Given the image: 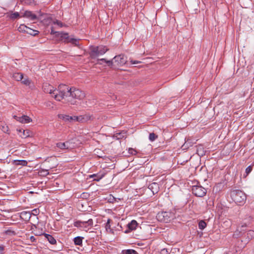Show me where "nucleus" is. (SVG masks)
Wrapping results in <instances>:
<instances>
[{
    "mask_svg": "<svg viewBox=\"0 0 254 254\" xmlns=\"http://www.w3.org/2000/svg\"><path fill=\"white\" fill-rule=\"evenodd\" d=\"M101 61H104L108 64V65H111L113 63V61H107L105 59H101L99 60Z\"/></svg>",
    "mask_w": 254,
    "mask_h": 254,
    "instance_id": "obj_35",
    "label": "nucleus"
},
{
    "mask_svg": "<svg viewBox=\"0 0 254 254\" xmlns=\"http://www.w3.org/2000/svg\"><path fill=\"white\" fill-rule=\"evenodd\" d=\"M206 226V222L203 220H201L198 223V227L201 230H203Z\"/></svg>",
    "mask_w": 254,
    "mask_h": 254,
    "instance_id": "obj_28",
    "label": "nucleus"
},
{
    "mask_svg": "<svg viewBox=\"0 0 254 254\" xmlns=\"http://www.w3.org/2000/svg\"><path fill=\"white\" fill-rule=\"evenodd\" d=\"M154 187H158V184L156 183H154L149 186L150 189H153Z\"/></svg>",
    "mask_w": 254,
    "mask_h": 254,
    "instance_id": "obj_39",
    "label": "nucleus"
},
{
    "mask_svg": "<svg viewBox=\"0 0 254 254\" xmlns=\"http://www.w3.org/2000/svg\"><path fill=\"white\" fill-rule=\"evenodd\" d=\"M58 35L57 38H59L61 41L65 43H70L74 46H77L79 45V40L69 37L67 33L60 32Z\"/></svg>",
    "mask_w": 254,
    "mask_h": 254,
    "instance_id": "obj_3",
    "label": "nucleus"
},
{
    "mask_svg": "<svg viewBox=\"0 0 254 254\" xmlns=\"http://www.w3.org/2000/svg\"><path fill=\"white\" fill-rule=\"evenodd\" d=\"M127 232H128V231H127V230H126V231H125V233H127Z\"/></svg>",
    "mask_w": 254,
    "mask_h": 254,
    "instance_id": "obj_49",
    "label": "nucleus"
},
{
    "mask_svg": "<svg viewBox=\"0 0 254 254\" xmlns=\"http://www.w3.org/2000/svg\"><path fill=\"white\" fill-rule=\"evenodd\" d=\"M104 175H98V174H93L90 175L89 177L90 178H93V180L99 181L103 177Z\"/></svg>",
    "mask_w": 254,
    "mask_h": 254,
    "instance_id": "obj_23",
    "label": "nucleus"
},
{
    "mask_svg": "<svg viewBox=\"0 0 254 254\" xmlns=\"http://www.w3.org/2000/svg\"><path fill=\"white\" fill-rule=\"evenodd\" d=\"M202 148V146L201 145H199V146H197V153H198V154L199 155V151L201 150V149ZM200 155H203V152L202 153H200Z\"/></svg>",
    "mask_w": 254,
    "mask_h": 254,
    "instance_id": "obj_40",
    "label": "nucleus"
},
{
    "mask_svg": "<svg viewBox=\"0 0 254 254\" xmlns=\"http://www.w3.org/2000/svg\"><path fill=\"white\" fill-rule=\"evenodd\" d=\"M233 200L238 205H243L246 200V194L242 191L238 190H232L230 194Z\"/></svg>",
    "mask_w": 254,
    "mask_h": 254,
    "instance_id": "obj_2",
    "label": "nucleus"
},
{
    "mask_svg": "<svg viewBox=\"0 0 254 254\" xmlns=\"http://www.w3.org/2000/svg\"><path fill=\"white\" fill-rule=\"evenodd\" d=\"M158 191L157 189H156L155 190H152L153 193H157Z\"/></svg>",
    "mask_w": 254,
    "mask_h": 254,
    "instance_id": "obj_47",
    "label": "nucleus"
},
{
    "mask_svg": "<svg viewBox=\"0 0 254 254\" xmlns=\"http://www.w3.org/2000/svg\"><path fill=\"white\" fill-rule=\"evenodd\" d=\"M111 222V220L110 219H108L107 221V223H106V225H105V229L107 232H109L111 233H113V231L112 229H111V225H110Z\"/></svg>",
    "mask_w": 254,
    "mask_h": 254,
    "instance_id": "obj_21",
    "label": "nucleus"
},
{
    "mask_svg": "<svg viewBox=\"0 0 254 254\" xmlns=\"http://www.w3.org/2000/svg\"><path fill=\"white\" fill-rule=\"evenodd\" d=\"M44 92L52 94L54 98L59 101L64 99L71 105H75L77 100H82L85 96V93L79 89L74 87L70 88L67 85L61 84L57 89L48 83L43 85Z\"/></svg>",
    "mask_w": 254,
    "mask_h": 254,
    "instance_id": "obj_1",
    "label": "nucleus"
},
{
    "mask_svg": "<svg viewBox=\"0 0 254 254\" xmlns=\"http://www.w3.org/2000/svg\"><path fill=\"white\" fill-rule=\"evenodd\" d=\"M59 33H60V32L55 31L53 29V28H52L51 34L55 35V37H58V34H59Z\"/></svg>",
    "mask_w": 254,
    "mask_h": 254,
    "instance_id": "obj_37",
    "label": "nucleus"
},
{
    "mask_svg": "<svg viewBox=\"0 0 254 254\" xmlns=\"http://www.w3.org/2000/svg\"><path fill=\"white\" fill-rule=\"evenodd\" d=\"M33 211H36V212L37 211L36 209H34Z\"/></svg>",
    "mask_w": 254,
    "mask_h": 254,
    "instance_id": "obj_50",
    "label": "nucleus"
},
{
    "mask_svg": "<svg viewBox=\"0 0 254 254\" xmlns=\"http://www.w3.org/2000/svg\"><path fill=\"white\" fill-rule=\"evenodd\" d=\"M54 23L55 24H57L58 25L60 26L61 27H63V23L61 21L57 20L54 21Z\"/></svg>",
    "mask_w": 254,
    "mask_h": 254,
    "instance_id": "obj_38",
    "label": "nucleus"
},
{
    "mask_svg": "<svg viewBox=\"0 0 254 254\" xmlns=\"http://www.w3.org/2000/svg\"><path fill=\"white\" fill-rule=\"evenodd\" d=\"M253 253L254 254V249H253Z\"/></svg>",
    "mask_w": 254,
    "mask_h": 254,
    "instance_id": "obj_51",
    "label": "nucleus"
},
{
    "mask_svg": "<svg viewBox=\"0 0 254 254\" xmlns=\"http://www.w3.org/2000/svg\"><path fill=\"white\" fill-rule=\"evenodd\" d=\"M130 63H131V64H137L139 63H141V62L135 60H131Z\"/></svg>",
    "mask_w": 254,
    "mask_h": 254,
    "instance_id": "obj_42",
    "label": "nucleus"
},
{
    "mask_svg": "<svg viewBox=\"0 0 254 254\" xmlns=\"http://www.w3.org/2000/svg\"><path fill=\"white\" fill-rule=\"evenodd\" d=\"M58 117L60 119H62L65 122H73V116H69L64 114H60L58 115Z\"/></svg>",
    "mask_w": 254,
    "mask_h": 254,
    "instance_id": "obj_13",
    "label": "nucleus"
},
{
    "mask_svg": "<svg viewBox=\"0 0 254 254\" xmlns=\"http://www.w3.org/2000/svg\"><path fill=\"white\" fill-rule=\"evenodd\" d=\"M113 61L119 66L125 64L127 61L126 57L124 55H119L115 56L113 59Z\"/></svg>",
    "mask_w": 254,
    "mask_h": 254,
    "instance_id": "obj_7",
    "label": "nucleus"
},
{
    "mask_svg": "<svg viewBox=\"0 0 254 254\" xmlns=\"http://www.w3.org/2000/svg\"><path fill=\"white\" fill-rule=\"evenodd\" d=\"M13 77L17 81H21L23 79V74L20 73H14Z\"/></svg>",
    "mask_w": 254,
    "mask_h": 254,
    "instance_id": "obj_25",
    "label": "nucleus"
},
{
    "mask_svg": "<svg viewBox=\"0 0 254 254\" xmlns=\"http://www.w3.org/2000/svg\"><path fill=\"white\" fill-rule=\"evenodd\" d=\"M70 142L66 141L65 142H58L56 143V146L61 149H67L70 147Z\"/></svg>",
    "mask_w": 254,
    "mask_h": 254,
    "instance_id": "obj_12",
    "label": "nucleus"
},
{
    "mask_svg": "<svg viewBox=\"0 0 254 254\" xmlns=\"http://www.w3.org/2000/svg\"><path fill=\"white\" fill-rule=\"evenodd\" d=\"M88 226L90 227V226H88V224H84V225H83V228H87Z\"/></svg>",
    "mask_w": 254,
    "mask_h": 254,
    "instance_id": "obj_45",
    "label": "nucleus"
},
{
    "mask_svg": "<svg viewBox=\"0 0 254 254\" xmlns=\"http://www.w3.org/2000/svg\"><path fill=\"white\" fill-rule=\"evenodd\" d=\"M5 234L6 235H9V236H14L16 234V233L12 230L8 229L7 230L5 231Z\"/></svg>",
    "mask_w": 254,
    "mask_h": 254,
    "instance_id": "obj_31",
    "label": "nucleus"
},
{
    "mask_svg": "<svg viewBox=\"0 0 254 254\" xmlns=\"http://www.w3.org/2000/svg\"><path fill=\"white\" fill-rule=\"evenodd\" d=\"M160 254H168V253L167 250L164 249L161 250Z\"/></svg>",
    "mask_w": 254,
    "mask_h": 254,
    "instance_id": "obj_44",
    "label": "nucleus"
},
{
    "mask_svg": "<svg viewBox=\"0 0 254 254\" xmlns=\"http://www.w3.org/2000/svg\"><path fill=\"white\" fill-rule=\"evenodd\" d=\"M3 131L5 133H7L8 131V127H2V128Z\"/></svg>",
    "mask_w": 254,
    "mask_h": 254,
    "instance_id": "obj_41",
    "label": "nucleus"
},
{
    "mask_svg": "<svg viewBox=\"0 0 254 254\" xmlns=\"http://www.w3.org/2000/svg\"><path fill=\"white\" fill-rule=\"evenodd\" d=\"M28 27L25 25L24 24H21L18 28V30L20 32H24L26 33V31H27Z\"/></svg>",
    "mask_w": 254,
    "mask_h": 254,
    "instance_id": "obj_27",
    "label": "nucleus"
},
{
    "mask_svg": "<svg viewBox=\"0 0 254 254\" xmlns=\"http://www.w3.org/2000/svg\"><path fill=\"white\" fill-rule=\"evenodd\" d=\"M4 251V246L2 245L0 246V254H3Z\"/></svg>",
    "mask_w": 254,
    "mask_h": 254,
    "instance_id": "obj_43",
    "label": "nucleus"
},
{
    "mask_svg": "<svg viewBox=\"0 0 254 254\" xmlns=\"http://www.w3.org/2000/svg\"><path fill=\"white\" fill-rule=\"evenodd\" d=\"M22 2L27 5H34L35 1L34 0H21Z\"/></svg>",
    "mask_w": 254,
    "mask_h": 254,
    "instance_id": "obj_29",
    "label": "nucleus"
},
{
    "mask_svg": "<svg viewBox=\"0 0 254 254\" xmlns=\"http://www.w3.org/2000/svg\"><path fill=\"white\" fill-rule=\"evenodd\" d=\"M26 33L31 35L36 36V35L38 34L39 31L33 30L28 27L27 30L26 31Z\"/></svg>",
    "mask_w": 254,
    "mask_h": 254,
    "instance_id": "obj_22",
    "label": "nucleus"
},
{
    "mask_svg": "<svg viewBox=\"0 0 254 254\" xmlns=\"http://www.w3.org/2000/svg\"><path fill=\"white\" fill-rule=\"evenodd\" d=\"M84 224H88V226L92 227L93 225V220L92 219H89L86 221H77L74 223V226L77 227H83Z\"/></svg>",
    "mask_w": 254,
    "mask_h": 254,
    "instance_id": "obj_8",
    "label": "nucleus"
},
{
    "mask_svg": "<svg viewBox=\"0 0 254 254\" xmlns=\"http://www.w3.org/2000/svg\"><path fill=\"white\" fill-rule=\"evenodd\" d=\"M174 217V213L167 211L160 212L156 216V218L158 221L164 223L170 222Z\"/></svg>",
    "mask_w": 254,
    "mask_h": 254,
    "instance_id": "obj_4",
    "label": "nucleus"
},
{
    "mask_svg": "<svg viewBox=\"0 0 254 254\" xmlns=\"http://www.w3.org/2000/svg\"><path fill=\"white\" fill-rule=\"evenodd\" d=\"M73 121H77L79 122H85L89 121L91 116L89 115H84L79 116H73Z\"/></svg>",
    "mask_w": 254,
    "mask_h": 254,
    "instance_id": "obj_10",
    "label": "nucleus"
},
{
    "mask_svg": "<svg viewBox=\"0 0 254 254\" xmlns=\"http://www.w3.org/2000/svg\"><path fill=\"white\" fill-rule=\"evenodd\" d=\"M137 226V222L133 220H132L128 224L127 227L129 230H134L136 229V227Z\"/></svg>",
    "mask_w": 254,
    "mask_h": 254,
    "instance_id": "obj_17",
    "label": "nucleus"
},
{
    "mask_svg": "<svg viewBox=\"0 0 254 254\" xmlns=\"http://www.w3.org/2000/svg\"><path fill=\"white\" fill-rule=\"evenodd\" d=\"M30 239L32 241H34V240H35V238L33 236H31Z\"/></svg>",
    "mask_w": 254,
    "mask_h": 254,
    "instance_id": "obj_46",
    "label": "nucleus"
},
{
    "mask_svg": "<svg viewBox=\"0 0 254 254\" xmlns=\"http://www.w3.org/2000/svg\"><path fill=\"white\" fill-rule=\"evenodd\" d=\"M14 165L16 166L21 165L23 166H26L27 164V162L26 160H14L13 162Z\"/></svg>",
    "mask_w": 254,
    "mask_h": 254,
    "instance_id": "obj_19",
    "label": "nucleus"
},
{
    "mask_svg": "<svg viewBox=\"0 0 254 254\" xmlns=\"http://www.w3.org/2000/svg\"><path fill=\"white\" fill-rule=\"evenodd\" d=\"M125 254H136L137 252L133 250H126L125 253Z\"/></svg>",
    "mask_w": 254,
    "mask_h": 254,
    "instance_id": "obj_32",
    "label": "nucleus"
},
{
    "mask_svg": "<svg viewBox=\"0 0 254 254\" xmlns=\"http://www.w3.org/2000/svg\"><path fill=\"white\" fill-rule=\"evenodd\" d=\"M108 51V49L104 46L93 47L91 51V56L93 57H98L104 54Z\"/></svg>",
    "mask_w": 254,
    "mask_h": 254,
    "instance_id": "obj_5",
    "label": "nucleus"
},
{
    "mask_svg": "<svg viewBox=\"0 0 254 254\" xmlns=\"http://www.w3.org/2000/svg\"><path fill=\"white\" fill-rule=\"evenodd\" d=\"M192 192L196 196L203 197L206 193V190L201 186H193L192 188Z\"/></svg>",
    "mask_w": 254,
    "mask_h": 254,
    "instance_id": "obj_6",
    "label": "nucleus"
},
{
    "mask_svg": "<svg viewBox=\"0 0 254 254\" xmlns=\"http://www.w3.org/2000/svg\"><path fill=\"white\" fill-rule=\"evenodd\" d=\"M19 132H21L22 134H21L20 136L22 138H26L30 136L31 134V132L29 130H19Z\"/></svg>",
    "mask_w": 254,
    "mask_h": 254,
    "instance_id": "obj_18",
    "label": "nucleus"
},
{
    "mask_svg": "<svg viewBox=\"0 0 254 254\" xmlns=\"http://www.w3.org/2000/svg\"><path fill=\"white\" fill-rule=\"evenodd\" d=\"M245 237H246V242H249L250 240L254 238V231L250 230L246 232L245 234Z\"/></svg>",
    "mask_w": 254,
    "mask_h": 254,
    "instance_id": "obj_15",
    "label": "nucleus"
},
{
    "mask_svg": "<svg viewBox=\"0 0 254 254\" xmlns=\"http://www.w3.org/2000/svg\"><path fill=\"white\" fill-rule=\"evenodd\" d=\"M157 137L158 136L154 133H150L149 134V139L151 141H154Z\"/></svg>",
    "mask_w": 254,
    "mask_h": 254,
    "instance_id": "obj_30",
    "label": "nucleus"
},
{
    "mask_svg": "<svg viewBox=\"0 0 254 254\" xmlns=\"http://www.w3.org/2000/svg\"><path fill=\"white\" fill-rule=\"evenodd\" d=\"M83 238L81 237H76L74 239V243L75 245L81 246L82 244Z\"/></svg>",
    "mask_w": 254,
    "mask_h": 254,
    "instance_id": "obj_20",
    "label": "nucleus"
},
{
    "mask_svg": "<svg viewBox=\"0 0 254 254\" xmlns=\"http://www.w3.org/2000/svg\"><path fill=\"white\" fill-rule=\"evenodd\" d=\"M8 16L11 19H15L20 17L19 13L18 12H15L10 14L7 13Z\"/></svg>",
    "mask_w": 254,
    "mask_h": 254,
    "instance_id": "obj_24",
    "label": "nucleus"
},
{
    "mask_svg": "<svg viewBox=\"0 0 254 254\" xmlns=\"http://www.w3.org/2000/svg\"><path fill=\"white\" fill-rule=\"evenodd\" d=\"M14 118L17 121L22 124H27L32 122V119L28 116L23 115L21 117L14 116Z\"/></svg>",
    "mask_w": 254,
    "mask_h": 254,
    "instance_id": "obj_9",
    "label": "nucleus"
},
{
    "mask_svg": "<svg viewBox=\"0 0 254 254\" xmlns=\"http://www.w3.org/2000/svg\"><path fill=\"white\" fill-rule=\"evenodd\" d=\"M128 153L131 155H135L136 153V151L132 148H129L128 149Z\"/></svg>",
    "mask_w": 254,
    "mask_h": 254,
    "instance_id": "obj_36",
    "label": "nucleus"
},
{
    "mask_svg": "<svg viewBox=\"0 0 254 254\" xmlns=\"http://www.w3.org/2000/svg\"><path fill=\"white\" fill-rule=\"evenodd\" d=\"M39 174L41 176L46 177L49 174L48 170L41 169L39 171Z\"/></svg>",
    "mask_w": 254,
    "mask_h": 254,
    "instance_id": "obj_26",
    "label": "nucleus"
},
{
    "mask_svg": "<svg viewBox=\"0 0 254 254\" xmlns=\"http://www.w3.org/2000/svg\"><path fill=\"white\" fill-rule=\"evenodd\" d=\"M31 214L30 212L22 211L20 213V218L25 220L28 221L30 219Z\"/></svg>",
    "mask_w": 254,
    "mask_h": 254,
    "instance_id": "obj_14",
    "label": "nucleus"
},
{
    "mask_svg": "<svg viewBox=\"0 0 254 254\" xmlns=\"http://www.w3.org/2000/svg\"><path fill=\"white\" fill-rule=\"evenodd\" d=\"M244 227V225H242V226H241V228H240V230H241V231L243 230L242 228L243 227Z\"/></svg>",
    "mask_w": 254,
    "mask_h": 254,
    "instance_id": "obj_48",
    "label": "nucleus"
},
{
    "mask_svg": "<svg viewBox=\"0 0 254 254\" xmlns=\"http://www.w3.org/2000/svg\"><path fill=\"white\" fill-rule=\"evenodd\" d=\"M252 171V166L250 165L246 169V176H248L249 173Z\"/></svg>",
    "mask_w": 254,
    "mask_h": 254,
    "instance_id": "obj_33",
    "label": "nucleus"
},
{
    "mask_svg": "<svg viewBox=\"0 0 254 254\" xmlns=\"http://www.w3.org/2000/svg\"><path fill=\"white\" fill-rule=\"evenodd\" d=\"M22 17L29 18L31 20H35L37 18V16L30 11H25L23 13Z\"/></svg>",
    "mask_w": 254,
    "mask_h": 254,
    "instance_id": "obj_11",
    "label": "nucleus"
},
{
    "mask_svg": "<svg viewBox=\"0 0 254 254\" xmlns=\"http://www.w3.org/2000/svg\"><path fill=\"white\" fill-rule=\"evenodd\" d=\"M21 82L25 85H29L30 81L28 78H24L21 80Z\"/></svg>",
    "mask_w": 254,
    "mask_h": 254,
    "instance_id": "obj_34",
    "label": "nucleus"
},
{
    "mask_svg": "<svg viewBox=\"0 0 254 254\" xmlns=\"http://www.w3.org/2000/svg\"><path fill=\"white\" fill-rule=\"evenodd\" d=\"M43 235L50 244L52 245L56 244L57 241L56 239L52 235L48 234H44Z\"/></svg>",
    "mask_w": 254,
    "mask_h": 254,
    "instance_id": "obj_16",
    "label": "nucleus"
}]
</instances>
